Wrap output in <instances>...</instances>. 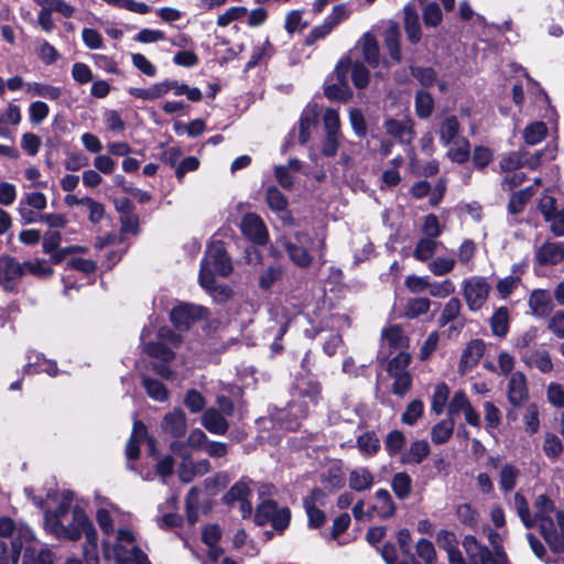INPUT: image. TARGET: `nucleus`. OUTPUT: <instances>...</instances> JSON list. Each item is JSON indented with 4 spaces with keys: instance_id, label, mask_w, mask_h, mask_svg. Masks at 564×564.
Listing matches in <instances>:
<instances>
[{
    "instance_id": "nucleus-25",
    "label": "nucleus",
    "mask_w": 564,
    "mask_h": 564,
    "mask_svg": "<svg viewBox=\"0 0 564 564\" xmlns=\"http://www.w3.org/2000/svg\"><path fill=\"white\" fill-rule=\"evenodd\" d=\"M167 84L166 79L155 83L151 85L148 88H139V87H131L129 88L128 93L134 98L144 100V101H152L159 98L164 97L167 95Z\"/></svg>"
},
{
    "instance_id": "nucleus-43",
    "label": "nucleus",
    "mask_w": 564,
    "mask_h": 564,
    "mask_svg": "<svg viewBox=\"0 0 564 564\" xmlns=\"http://www.w3.org/2000/svg\"><path fill=\"white\" fill-rule=\"evenodd\" d=\"M431 307V301L427 297H415L408 301L403 315L406 318H416L429 312Z\"/></svg>"
},
{
    "instance_id": "nucleus-6",
    "label": "nucleus",
    "mask_w": 564,
    "mask_h": 564,
    "mask_svg": "<svg viewBox=\"0 0 564 564\" xmlns=\"http://www.w3.org/2000/svg\"><path fill=\"white\" fill-rule=\"evenodd\" d=\"M321 384L311 378L297 379L289 402V412L295 420L304 417L311 406H315L321 399Z\"/></svg>"
},
{
    "instance_id": "nucleus-59",
    "label": "nucleus",
    "mask_w": 564,
    "mask_h": 564,
    "mask_svg": "<svg viewBox=\"0 0 564 564\" xmlns=\"http://www.w3.org/2000/svg\"><path fill=\"white\" fill-rule=\"evenodd\" d=\"M273 48L269 40H264L262 43L256 45L252 50L250 59L247 63V67L251 68L258 65L261 61L269 58L272 55Z\"/></svg>"
},
{
    "instance_id": "nucleus-24",
    "label": "nucleus",
    "mask_w": 564,
    "mask_h": 564,
    "mask_svg": "<svg viewBox=\"0 0 564 564\" xmlns=\"http://www.w3.org/2000/svg\"><path fill=\"white\" fill-rule=\"evenodd\" d=\"M463 544L474 563L492 564L491 552L486 546L480 545L474 536H466Z\"/></svg>"
},
{
    "instance_id": "nucleus-7",
    "label": "nucleus",
    "mask_w": 564,
    "mask_h": 564,
    "mask_svg": "<svg viewBox=\"0 0 564 564\" xmlns=\"http://www.w3.org/2000/svg\"><path fill=\"white\" fill-rule=\"evenodd\" d=\"M290 520V509L279 508L276 502L271 499H263L256 509L254 522L259 525L271 523L275 530L283 531L288 528Z\"/></svg>"
},
{
    "instance_id": "nucleus-39",
    "label": "nucleus",
    "mask_w": 564,
    "mask_h": 564,
    "mask_svg": "<svg viewBox=\"0 0 564 564\" xmlns=\"http://www.w3.org/2000/svg\"><path fill=\"white\" fill-rule=\"evenodd\" d=\"M391 487L400 500H405L412 492V478L404 471L397 473L392 477Z\"/></svg>"
},
{
    "instance_id": "nucleus-34",
    "label": "nucleus",
    "mask_w": 564,
    "mask_h": 564,
    "mask_svg": "<svg viewBox=\"0 0 564 564\" xmlns=\"http://www.w3.org/2000/svg\"><path fill=\"white\" fill-rule=\"evenodd\" d=\"M404 28L409 40L412 43L419 42L421 39V28L416 10L408 4L404 8Z\"/></svg>"
},
{
    "instance_id": "nucleus-10",
    "label": "nucleus",
    "mask_w": 564,
    "mask_h": 564,
    "mask_svg": "<svg viewBox=\"0 0 564 564\" xmlns=\"http://www.w3.org/2000/svg\"><path fill=\"white\" fill-rule=\"evenodd\" d=\"M250 484L251 480L243 478L237 481L224 496L225 503L231 508L237 507L243 519L252 513V505L249 501L251 495Z\"/></svg>"
},
{
    "instance_id": "nucleus-1",
    "label": "nucleus",
    "mask_w": 564,
    "mask_h": 564,
    "mask_svg": "<svg viewBox=\"0 0 564 564\" xmlns=\"http://www.w3.org/2000/svg\"><path fill=\"white\" fill-rule=\"evenodd\" d=\"M21 552L22 564H53L52 552L40 543L29 525L0 518V564H17Z\"/></svg>"
},
{
    "instance_id": "nucleus-31",
    "label": "nucleus",
    "mask_w": 564,
    "mask_h": 564,
    "mask_svg": "<svg viewBox=\"0 0 564 564\" xmlns=\"http://www.w3.org/2000/svg\"><path fill=\"white\" fill-rule=\"evenodd\" d=\"M529 305L532 313L536 316L547 315L553 307L550 293L543 290H536L531 294Z\"/></svg>"
},
{
    "instance_id": "nucleus-18",
    "label": "nucleus",
    "mask_w": 564,
    "mask_h": 564,
    "mask_svg": "<svg viewBox=\"0 0 564 564\" xmlns=\"http://www.w3.org/2000/svg\"><path fill=\"white\" fill-rule=\"evenodd\" d=\"M387 133L401 142L410 143L414 139L413 121L409 117L402 119H387L384 122Z\"/></svg>"
},
{
    "instance_id": "nucleus-17",
    "label": "nucleus",
    "mask_w": 564,
    "mask_h": 564,
    "mask_svg": "<svg viewBox=\"0 0 564 564\" xmlns=\"http://www.w3.org/2000/svg\"><path fill=\"white\" fill-rule=\"evenodd\" d=\"M161 429L164 433L174 438L182 437L187 429L184 411L176 408L166 413L161 422Z\"/></svg>"
},
{
    "instance_id": "nucleus-2",
    "label": "nucleus",
    "mask_w": 564,
    "mask_h": 564,
    "mask_svg": "<svg viewBox=\"0 0 564 564\" xmlns=\"http://www.w3.org/2000/svg\"><path fill=\"white\" fill-rule=\"evenodd\" d=\"M513 507L525 528H538L554 552H564V512L555 509L551 499L538 496L531 513L525 498L517 492Z\"/></svg>"
},
{
    "instance_id": "nucleus-54",
    "label": "nucleus",
    "mask_w": 564,
    "mask_h": 564,
    "mask_svg": "<svg viewBox=\"0 0 564 564\" xmlns=\"http://www.w3.org/2000/svg\"><path fill=\"white\" fill-rule=\"evenodd\" d=\"M448 397L449 388L447 387V384L444 382L437 383L435 386L432 397V410L436 414H441L444 411L445 405L448 401Z\"/></svg>"
},
{
    "instance_id": "nucleus-64",
    "label": "nucleus",
    "mask_w": 564,
    "mask_h": 564,
    "mask_svg": "<svg viewBox=\"0 0 564 564\" xmlns=\"http://www.w3.org/2000/svg\"><path fill=\"white\" fill-rule=\"evenodd\" d=\"M424 405L421 400L410 402L401 416V421L406 425H413L423 414Z\"/></svg>"
},
{
    "instance_id": "nucleus-57",
    "label": "nucleus",
    "mask_w": 564,
    "mask_h": 564,
    "mask_svg": "<svg viewBox=\"0 0 564 564\" xmlns=\"http://www.w3.org/2000/svg\"><path fill=\"white\" fill-rule=\"evenodd\" d=\"M405 444V436L401 431L393 430L388 433L384 446L390 456L399 454Z\"/></svg>"
},
{
    "instance_id": "nucleus-58",
    "label": "nucleus",
    "mask_w": 564,
    "mask_h": 564,
    "mask_svg": "<svg viewBox=\"0 0 564 564\" xmlns=\"http://www.w3.org/2000/svg\"><path fill=\"white\" fill-rule=\"evenodd\" d=\"M456 261L453 258L437 257L429 262V270L436 276L445 275L453 271Z\"/></svg>"
},
{
    "instance_id": "nucleus-11",
    "label": "nucleus",
    "mask_w": 564,
    "mask_h": 564,
    "mask_svg": "<svg viewBox=\"0 0 564 564\" xmlns=\"http://www.w3.org/2000/svg\"><path fill=\"white\" fill-rule=\"evenodd\" d=\"M98 500V508L96 511V519L101 531L109 535L113 533V523L115 521L121 522L124 521L127 514L121 511V509L115 503L110 502L108 499L102 498L100 496H96Z\"/></svg>"
},
{
    "instance_id": "nucleus-60",
    "label": "nucleus",
    "mask_w": 564,
    "mask_h": 564,
    "mask_svg": "<svg viewBox=\"0 0 564 564\" xmlns=\"http://www.w3.org/2000/svg\"><path fill=\"white\" fill-rule=\"evenodd\" d=\"M518 476L519 470L516 467L505 465L500 470L499 485L501 490L511 491L517 485Z\"/></svg>"
},
{
    "instance_id": "nucleus-45",
    "label": "nucleus",
    "mask_w": 564,
    "mask_h": 564,
    "mask_svg": "<svg viewBox=\"0 0 564 564\" xmlns=\"http://www.w3.org/2000/svg\"><path fill=\"white\" fill-rule=\"evenodd\" d=\"M102 121L112 134H121L126 130V122L117 110L106 109L102 112Z\"/></svg>"
},
{
    "instance_id": "nucleus-56",
    "label": "nucleus",
    "mask_w": 564,
    "mask_h": 564,
    "mask_svg": "<svg viewBox=\"0 0 564 564\" xmlns=\"http://www.w3.org/2000/svg\"><path fill=\"white\" fill-rule=\"evenodd\" d=\"M488 540L494 549V552H491L492 564H507V556L502 551L501 535L498 532L490 530L488 533Z\"/></svg>"
},
{
    "instance_id": "nucleus-49",
    "label": "nucleus",
    "mask_w": 564,
    "mask_h": 564,
    "mask_svg": "<svg viewBox=\"0 0 564 564\" xmlns=\"http://www.w3.org/2000/svg\"><path fill=\"white\" fill-rule=\"evenodd\" d=\"M454 431V422L451 419L443 420L435 424L431 431V437L433 443L443 444L447 442Z\"/></svg>"
},
{
    "instance_id": "nucleus-53",
    "label": "nucleus",
    "mask_w": 564,
    "mask_h": 564,
    "mask_svg": "<svg viewBox=\"0 0 564 564\" xmlns=\"http://www.w3.org/2000/svg\"><path fill=\"white\" fill-rule=\"evenodd\" d=\"M434 109V100L432 96L424 91L420 90L415 96V111L420 118H429L432 115Z\"/></svg>"
},
{
    "instance_id": "nucleus-50",
    "label": "nucleus",
    "mask_w": 564,
    "mask_h": 564,
    "mask_svg": "<svg viewBox=\"0 0 564 564\" xmlns=\"http://www.w3.org/2000/svg\"><path fill=\"white\" fill-rule=\"evenodd\" d=\"M347 62H348V70L350 69V72H351V78H352L354 85L359 89L365 88L369 84V78H370L368 68L360 62H355V63H350V61H347Z\"/></svg>"
},
{
    "instance_id": "nucleus-28",
    "label": "nucleus",
    "mask_w": 564,
    "mask_h": 564,
    "mask_svg": "<svg viewBox=\"0 0 564 564\" xmlns=\"http://www.w3.org/2000/svg\"><path fill=\"white\" fill-rule=\"evenodd\" d=\"M430 455V445L424 440L414 441L402 454L403 464H420Z\"/></svg>"
},
{
    "instance_id": "nucleus-36",
    "label": "nucleus",
    "mask_w": 564,
    "mask_h": 564,
    "mask_svg": "<svg viewBox=\"0 0 564 564\" xmlns=\"http://www.w3.org/2000/svg\"><path fill=\"white\" fill-rule=\"evenodd\" d=\"M459 122L455 116L446 117L440 128V140L444 147L459 139Z\"/></svg>"
},
{
    "instance_id": "nucleus-14",
    "label": "nucleus",
    "mask_w": 564,
    "mask_h": 564,
    "mask_svg": "<svg viewBox=\"0 0 564 564\" xmlns=\"http://www.w3.org/2000/svg\"><path fill=\"white\" fill-rule=\"evenodd\" d=\"M240 228L242 234L257 245H264L268 241L267 227L263 220L253 213L243 216Z\"/></svg>"
},
{
    "instance_id": "nucleus-13",
    "label": "nucleus",
    "mask_w": 564,
    "mask_h": 564,
    "mask_svg": "<svg viewBox=\"0 0 564 564\" xmlns=\"http://www.w3.org/2000/svg\"><path fill=\"white\" fill-rule=\"evenodd\" d=\"M171 321L177 328H187L191 323L206 317V310L198 305L182 304L171 312Z\"/></svg>"
},
{
    "instance_id": "nucleus-51",
    "label": "nucleus",
    "mask_w": 564,
    "mask_h": 564,
    "mask_svg": "<svg viewBox=\"0 0 564 564\" xmlns=\"http://www.w3.org/2000/svg\"><path fill=\"white\" fill-rule=\"evenodd\" d=\"M50 113V107L46 102L41 100L32 101L28 108L29 120L32 124H41Z\"/></svg>"
},
{
    "instance_id": "nucleus-30",
    "label": "nucleus",
    "mask_w": 564,
    "mask_h": 564,
    "mask_svg": "<svg viewBox=\"0 0 564 564\" xmlns=\"http://www.w3.org/2000/svg\"><path fill=\"white\" fill-rule=\"evenodd\" d=\"M317 111L315 107H306L299 121V140L305 144L311 138V131L317 123Z\"/></svg>"
},
{
    "instance_id": "nucleus-55",
    "label": "nucleus",
    "mask_w": 564,
    "mask_h": 564,
    "mask_svg": "<svg viewBox=\"0 0 564 564\" xmlns=\"http://www.w3.org/2000/svg\"><path fill=\"white\" fill-rule=\"evenodd\" d=\"M22 120L21 108L14 101H10L0 116V127L18 126Z\"/></svg>"
},
{
    "instance_id": "nucleus-22",
    "label": "nucleus",
    "mask_w": 564,
    "mask_h": 564,
    "mask_svg": "<svg viewBox=\"0 0 564 564\" xmlns=\"http://www.w3.org/2000/svg\"><path fill=\"white\" fill-rule=\"evenodd\" d=\"M521 360L531 368L539 369L542 373H550L553 370V362L545 349H536L531 352H521Z\"/></svg>"
},
{
    "instance_id": "nucleus-9",
    "label": "nucleus",
    "mask_w": 564,
    "mask_h": 564,
    "mask_svg": "<svg viewBox=\"0 0 564 564\" xmlns=\"http://www.w3.org/2000/svg\"><path fill=\"white\" fill-rule=\"evenodd\" d=\"M313 243L312 238L304 232H297L292 238H285L283 241L290 259L301 268H306L311 264L313 258L310 249Z\"/></svg>"
},
{
    "instance_id": "nucleus-41",
    "label": "nucleus",
    "mask_w": 564,
    "mask_h": 564,
    "mask_svg": "<svg viewBox=\"0 0 564 564\" xmlns=\"http://www.w3.org/2000/svg\"><path fill=\"white\" fill-rule=\"evenodd\" d=\"M492 334L497 337H505L509 330V313L507 307H499L490 319Z\"/></svg>"
},
{
    "instance_id": "nucleus-3",
    "label": "nucleus",
    "mask_w": 564,
    "mask_h": 564,
    "mask_svg": "<svg viewBox=\"0 0 564 564\" xmlns=\"http://www.w3.org/2000/svg\"><path fill=\"white\" fill-rule=\"evenodd\" d=\"M73 498L72 491L62 492L56 509L45 512L44 528L58 539L74 541L85 534L87 541L95 546L97 533L87 514L80 508H74L69 514Z\"/></svg>"
},
{
    "instance_id": "nucleus-62",
    "label": "nucleus",
    "mask_w": 564,
    "mask_h": 564,
    "mask_svg": "<svg viewBox=\"0 0 564 564\" xmlns=\"http://www.w3.org/2000/svg\"><path fill=\"white\" fill-rule=\"evenodd\" d=\"M416 555L425 564H434L436 552L433 543L426 539H421L415 546Z\"/></svg>"
},
{
    "instance_id": "nucleus-48",
    "label": "nucleus",
    "mask_w": 564,
    "mask_h": 564,
    "mask_svg": "<svg viewBox=\"0 0 564 564\" xmlns=\"http://www.w3.org/2000/svg\"><path fill=\"white\" fill-rule=\"evenodd\" d=\"M382 340L393 349H402L406 346L408 339L401 327L394 325L382 332Z\"/></svg>"
},
{
    "instance_id": "nucleus-32",
    "label": "nucleus",
    "mask_w": 564,
    "mask_h": 564,
    "mask_svg": "<svg viewBox=\"0 0 564 564\" xmlns=\"http://www.w3.org/2000/svg\"><path fill=\"white\" fill-rule=\"evenodd\" d=\"M202 423L210 433L225 434L228 430V423L224 415L215 409H208L203 417Z\"/></svg>"
},
{
    "instance_id": "nucleus-4",
    "label": "nucleus",
    "mask_w": 564,
    "mask_h": 564,
    "mask_svg": "<svg viewBox=\"0 0 564 564\" xmlns=\"http://www.w3.org/2000/svg\"><path fill=\"white\" fill-rule=\"evenodd\" d=\"M232 265L223 245L215 242L208 246L200 263L199 284L215 301L224 302L230 296V290L224 285H217L216 276H227L231 273Z\"/></svg>"
},
{
    "instance_id": "nucleus-27",
    "label": "nucleus",
    "mask_w": 564,
    "mask_h": 564,
    "mask_svg": "<svg viewBox=\"0 0 564 564\" xmlns=\"http://www.w3.org/2000/svg\"><path fill=\"white\" fill-rule=\"evenodd\" d=\"M25 93L31 97H42L50 100H57L62 96L63 89L61 87L41 82H28L25 85Z\"/></svg>"
},
{
    "instance_id": "nucleus-5",
    "label": "nucleus",
    "mask_w": 564,
    "mask_h": 564,
    "mask_svg": "<svg viewBox=\"0 0 564 564\" xmlns=\"http://www.w3.org/2000/svg\"><path fill=\"white\" fill-rule=\"evenodd\" d=\"M135 536L129 529H119L117 541L110 545L104 542V555L118 564H150L147 555L134 545Z\"/></svg>"
},
{
    "instance_id": "nucleus-52",
    "label": "nucleus",
    "mask_w": 564,
    "mask_h": 564,
    "mask_svg": "<svg viewBox=\"0 0 564 564\" xmlns=\"http://www.w3.org/2000/svg\"><path fill=\"white\" fill-rule=\"evenodd\" d=\"M546 131V126L543 122H533L524 129L523 139L527 144L535 145L545 138Z\"/></svg>"
},
{
    "instance_id": "nucleus-37",
    "label": "nucleus",
    "mask_w": 564,
    "mask_h": 564,
    "mask_svg": "<svg viewBox=\"0 0 564 564\" xmlns=\"http://www.w3.org/2000/svg\"><path fill=\"white\" fill-rule=\"evenodd\" d=\"M446 155L451 161L455 163H465L470 155L469 142L465 138H459L453 141L448 145Z\"/></svg>"
},
{
    "instance_id": "nucleus-46",
    "label": "nucleus",
    "mask_w": 564,
    "mask_h": 564,
    "mask_svg": "<svg viewBox=\"0 0 564 564\" xmlns=\"http://www.w3.org/2000/svg\"><path fill=\"white\" fill-rule=\"evenodd\" d=\"M1 278L14 280L24 274L23 265L11 257H0Z\"/></svg>"
},
{
    "instance_id": "nucleus-47",
    "label": "nucleus",
    "mask_w": 564,
    "mask_h": 564,
    "mask_svg": "<svg viewBox=\"0 0 564 564\" xmlns=\"http://www.w3.org/2000/svg\"><path fill=\"white\" fill-rule=\"evenodd\" d=\"M438 242L432 238H421L414 249L413 256L419 261L425 262L435 253Z\"/></svg>"
},
{
    "instance_id": "nucleus-42",
    "label": "nucleus",
    "mask_w": 564,
    "mask_h": 564,
    "mask_svg": "<svg viewBox=\"0 0 564 564\" xmlns=\"http://www.w3.org/2000/svg\"><path fill=\"white\" fill-rule=\"evenodd\" d=\"M321 494L322 492L319 489L314 490L311 497H305L303 500V505L308 517L310 525L314 528H318L325 521V513L321 509L316 508L313 501V496Z\"/></svg>"
},
{
    "instance_id": "nucleus-23",
    "label": "nucleus",
    "mask_w": 564,
    "mask_h": 564,
    "mask_svg": "<svg viewBox=\"0 0 564 564\" xmlns=\"http://www.w3.org/2000/svg\"><path fill=\"white\" fill-rule=\"evenodd\" d=\"M535 257L541 264H556L564 258V245L547 241L539 248Z\"/></svg>"
},
{
    "instance_id": "nucleus-44",
    "label": "nucleus",
    "mask_w": 564,
    "mask_h": 564,
    "mask_svg": "<svg viewBox=\"0 0 564 564\" xmlns=\"http://www.w3.org/2000/svg\"><path fill=\"white\" fill-rule=\"evenodd\" d=\"M142 384L151 399L158 402H164L167 400L169 391L159 380L144 377Z\"/></svg>"
},
{
    "instance_id": "nucleus-35",
    "label": "nucleus",
    "mask_w": 564,
    "mask_h": 564,
    "mask_svg": "<svg viewBox=\"0 0 564 564\" xmlns=\"http://www.w3.org/2000/svg\"><path fill=\"white\" fill-rule=\"evenodd\" d=\"M357 448L365 457L375 456L380 449V440L375 432H365L357 437Z\"/></svg>"
},
{
    "instance_id": "nucleus-21",
    "label": "nucleus",
    "mask_w": 564,
    "mask_h": 564,
    "mask_svg": "<svg viewBox=\"0 0 564 564\" xmlns=\"http://www.w3.org/2000/svg\"><path fill=\"white\" fill-rule=\"evenodd\" d=\"M395 513V505L390 492L387 489H378L375 494V503L371 507L369 517L377 516L381 519H388Z\"/></svg>"
},
{
    "instance_id": "nucleus-8",
    "label": "nucleus",
    "mask_w": 564,
    "mask_h": 564,
    "mask_svg": "<svg viewBox=\"0 0 564 564\" xmlns=\"http://www.w3.org/2000/svg\"><path fill=\"white\" fill-rule=\"evenodd\" d=\"M490 290V284L482 276L474 275L462 282L464 300L473 312L479 311L486 304Z\"/></svg>"
},
{
    "instance_id": "nucleus-20",
    "label": "nucleus",
    "mask_w": 564,
    "mask_h": 564,
    "mask_svg": "<svg viewBox=\"0 0 564 564\" xmlns=\"http://www.w3.org/2000/svg\"><path fill=\"white\" fill-rule=\"evenodd\" d=\"M540 162V153L531 158H527V153L523 151H513L505 155L500 161V167L503 171H514L521 166L528 165L530 169H535Z\"/></svg>"
},
{
    "instance_id": "nucleus-12",
    "label": "nucleus",
    "mask_w": 564,
    "mask_h": 564,
    "mask_svg": "<svg viewBox=\"0 0 564 564\" xmlns=\"http://www.w3.org/2000/svg\"><path fill=\"white\" fill-rule=\"evenodd\" d=\"M147 441L150 449V454H155V441L152 437L148 436L147 426L140 422L135 421L133 424L132 434L127 443L126 455L129 460L137 459L140 455V444L141 442Z\"/></svg>"
},
{
    "instance_id": "nucleus-19",
    "label": "nucleus",
    "mask_w": 564,
    "mask_h": 564,
    "mask_svg": "<svg viewBox=\"0 0 564 564\" xmlns=\"http://www.w3.org/2000/svg\"><path fill=\"white\" fill-rule=\"evenodd\" d=\"M348 72V62L340 61L336 67L338 84L326 85L324 88L325 95L329 99L347 100L350 96L346 73Z\"/></svg>"
},
{
    "instance_id": "nucleus-26",
    "label": "nucleus",
    "mask_w": 564,
    "mask_h": 564,
    "mask_svg": "<svg viewBox=\"0 0 564 564\" xmlns=\"http://www.w3.org/2000/svg\"><path fill=\"white\" fill-rule=\"evenodd\" d=\"M359 45L365 61L369 66L377 67L380 63V53L375 35L370 32H366L360 39Z\"/></svg>"
},
{
    "instance_id": "nucleus-61",
    "label": "nucleus",
    "mask_w": 564,
    "mask_h": 564,
    "mask_svg": "<svg viewBox=\"0 0 564 564\" xmlns=\"http://www.w3.org/2000/svg\"><path fill=\"white\" fill-rule=\"evenodd\" d=\"M462 310L460 301L457 297H452L448 300V302L444 305V308L442 311L441 317H440V325L445 326L449 322L455 321Z\"/></svg>"
},
{
    "instance_id": "nucleus-40",
    "label": "nucleus",
    "mask_w": 564,
    "mask_h": 564,
    "mask_svg": "<svg viewBox=\"0 0 564 564\" xmlns=\"http://www.w3.org/2000/svg\"><path fill=\"white\" fill-rule=\"evenodd\" d=\"M166 84L169 86L167 94L172 91L174 96L185 95L191 101H198L203 97L202 91L197 87H188L186 84L175 79H166Z\"/></svg>"
},
{
    "instance_id": "nucleus-63",
    "label": "nucleus",
    "mask_w": 564,
    "mask_h": 564,
    "mask_svg": "<svg viewBox=\"0 0 564 564\" xmlns=\"http://www.w3.org/2000/svg\"><path fill=\"white\" fill-rule=\"evenodd\" d=\"M36 52L39 58L45 65H51L59 58V53L57 52V50L45 40L39 42Z\"/></svg>"
},
{
    "instance_id": "nucleus-16",
    "label": "nucleus",
    "mask_w": 564,
    "mask_h": 564,
    "mask_svg": "<svg viewBox=\"0 0 564 564\" xmlns=\"http://www.w3.org/2000/svg\"><path fill=\"white\" fill-rule=\"evenodd\" d=\"M485 352V344L480 339H474L467 344L460 356L458 371L466 375L478 365Z\"/></svg>"
},
{
    "instance_id": "nucleus-33",
    "label": "nucleus",
    "mask_w": 564,
    "mask_h": 564,
    "mask_svg": "<svg viewBox=\"0 0 564 564\" xmlns=\"http://www.w3.org/2000/svg\"><path fill=\"white\" fill-rule=\"evenodd\" d=\"M373 475L365 467H358L349 474V487L355 491H365L372 487Z\"/></svg>"
},
{
    "instance_id": "nucleus-38",
    "label": "nucleus",
    "mask_w": 564,
    "mask_h": 564,
    "mask_svg": "<svg viewBox=\"0 0 564 564\" xmlns=\"http://www.w3.org/2000/svg\"><path fill=\"white\" fill-rule=\"evenodd\" d=\"M400 32L399 28L395 23H390L388 29L384 31V44L389 51L391 58L395 62L401 61V50H400Z\"/></svg>"
},
{
    "instance_id": "nucleus-29",
    "label": "nucleus",
    "mask_w": 564,
    "mask_h": 564,
    "mask_svg": "<svg viewBox=\"0 0 564 564\" xmlns=\"http://www.w3.org/2000/svg\"><path fill=\"white\" fill-rule=\"evenodd\" d=\"M25 368L26 372H45L51 377H55L58 373L56 362L44 358L37 352L29 356V362Z\"/></svg>"
},
{
    "instance_id": "nucleus-15",
    "label": "nucleus",
    "mask_w": 564,
    "mask_h": 564,
    "mask_svg": "<svg viewBox=\"0 0 564 564\" xmlns=\"http://www.w3.org/2000/svg\"><path fill=\"white\" fill-rule=\"evenodd\" d=\"M507 394L509 402L514 406H519L527 401L529 397L528 381L521 371H514L510 375Z\"/></svg>"
}]
</instances>
